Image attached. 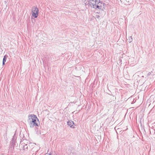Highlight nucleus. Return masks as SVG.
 Instances as JSON below:
<instances>
[{
	"label": "nucleus",
	"instance_id": "f03ea898",
	"mask_svg": "<svg viewBox=\"0 0 155 155\" xmlns=\"http://www.w3.org/2000/svg\"><path fill=\"white\" fill-rule=\"evenodd\" d=\"M28 121L31 128L33 127L34 126H38V124L36 122L37 119L36 116L34 114H31L28 116Z\"/></svg>",
	"mask_w": 155,
	"mask_h": 155
},
{
	"label": "nucleus",
	"instance_id": "f257e3e1",
	"mask_svg": "<svg viewBox=\"0 0 155 155\" xmlns=\"http://www.w3.org/2000/svg\"><path fill=\"white\" fill-rule=\"evenodd\" d=\"M89 4L90 6L95 9H101L102 8V3L101 1L99 0H90Z\"/></svg>",
	"mask_w": 155,
	"mask_h": 155
},
{
	"label": "nucleus",
	"instance_id": "7ed1b4c3",
	"mask_svg": "<svg viewBox=\"0 0 155 155\" xmlns=\"http://www.w3.org/2000/svg\"><path fill=\"white\" fill-rule=\"evenodd\" d=\"M35 146V144L32 143H29V145L26 144L24 146L23 150L25 151L28 150L30 151H31L34 152Z\"/></svg>",
	"mask_w": 155,
	"mask_h": 155
},
{
	"label": "nucleus",
	"instance_id": "1a4fd4ad",
	"mask_svg": "<svg viewBox=\"0 0 155 155\" xmlns=\"http://www.w3.org/2000/svg\"><path fill=\"white\" fill-rule=\"evenodd\" d=\"M95 17L96 18H97V19H99V18H100V16L99 15H95Z\"/></svg>",
	"mask_w": 155,
	"mask_h": 155
},
{
	"label": "nucleus",
	"instance_id": "423d86ee",
	"mask_svg": "<svg viewBox=\"0 0 155 155\" xmlns=\"http://www.w3.org/2000/svg\"><path fill=\"white\" fill-rule=\"evenodd\" d=\"M6 55H5L4 56L3 59V62H2V64L3 65H4L5 64V63L6 62Z\"/></svg>",
	"mask_w": 155,
	"mask_h": 155
},
{
	"label": "nucleus",
	"instance_id": "0eeeda50",
	"mask_svg": "<svg viewBox=\"0 0 155 155\" xmlns=\"http://www.w3.org/2000/svg\"><path fill=\"white\" fill-rule=\"evenodd\" d=\"M127 40L129 43L133 41V38L131 36H130L128 37V39H127Z\"/></svg>",
	"mask_w": 155,
	"mask_h": 155
},
{
	"label": "nucleus",
	"instance_id": "39448f33",
	"mask_svg": "<svg viewBox=\"0 0 155 155\" xmlns=\"http://www.w3.org/2000/svg\"><path fill=\"white\" fill-rule=\"evenodd\" d=\"M68 124L71 127H72L73 128H74V126H73V125L74 124V122L71 121H68L67 122Z\"/></svg>",
	"mask_w": 155,
	"mask_h": 155
},
{
	"label": "nucleus",
	"instance_id": "6e6552de",
	"mask_svg": "<svg viewBox=\"0 0 155 155\" xmlns=\"http://www.w3.org/2000/svg\"><path fill=\"white\" fill-rule=\"evenodd\" d=\"M106 5L105 4L103 3H102V8H104V9H105V6Z\"/></svg>",
	"mask_w": 155,
	"mask_h": 155
},
{
	"label": "nucleus",
	"instance_id": "9b49d317",
	"mask_svg": "<svg viewBox=\"0 0 155 155\" xmlns=\"http://www.w3.org/2000/svg\"><path fill=\"white\" fill-rule=\"evenodd\" d=\"M142 78H143V76H142Z\"/></svg>",
	"mask_w": 155,
	"mask_h": 155
},
{
	"label": "nucleus",
	"instance_id": "20e7f679",
	"mask_svg": "<svg viewBox=\"0 0 155 155\" xmlns=\"http://www.w3.org/2000/svg\"><path fill=\"white\" fill-rule=\"evenodd\" d=\"M38 8L36 6H34L31 9V14L34 18H36L39 13Z\"/></svg>",
	"mask_w": 155,
	"mask_h": 155
},
{
	"label": "nucleus",
	"instance_id": "9d476101",
	"mask_svg": "<svg viewBox=\"0 0 155 155\" xmlns=\"http://www.w3.org/2000/svg\"><path fill=\"white\" fill-rule=\"evenodd\" d=\"M151 74V73L150 72H149L148 73V74H147V77H150V75Z\"/></svg>",
	"mask_w": 155,
	"mask_h": 155
}]
</instances>
